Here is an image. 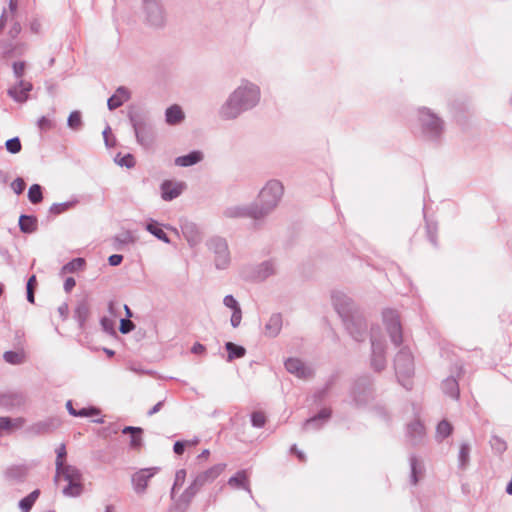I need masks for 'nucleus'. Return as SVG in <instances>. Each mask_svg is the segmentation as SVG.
Wrapping results in <instances>:
<instances>
[{"label":"nucleus","mask_w":512,"mask_h":512,"mask_svg":"<svg viewBox=\"0 0 512 512\" xmlns=\"http://www.w3.org/2000/svg\"><path fill=\"white\" fill-rule=\"evenodd\" d=\"M203 158L204 155L201 151L194 150L186 155L176 157L174 163L179 167H190L201 162Z\"/></svg>","instance_id":"obj_25"},{"label":"nucleus","mask_w":512,"mask_h":512,"mask_svg":"<svg viewBox=\"0 0 512 512\" xmlns=\"http://www.w3.org/2000/svg\"><path fill=\"white\" fill-rule=\"evenodd\" d=\"M383 322L389 333L391 342L395 346H399L402 343V326L399 318V314L396 310L387 308L382 313Z\"/></svg>","instance_id":"obj_9"},{"label":"nucleus","mask_w":512,"mask_h":512,"mask_svg":"<svg viewBox=\"0 0 512 512\" xmlns=\"http://www.w3.org/2000/svg\"><path fill=\"white\" fill-rule=\"evenodd\" d=\"M419 120L423 136L429 141H438L444 132L443 121L428 108L419 109Z\"/></svg>","instance_id":"obj_3"},{"label":"nucleus","mask_w":512,"mask_h":512,"mask_svg":"<svg viewBox=\"0 0 512 512\" xmlns=\"http://www.w3.org/2000/svg\"><path fill=\"white\" fill-rule=\"evenodd\" d=\"M186 475H187V473H186L185 469H180V470L176 471L175 480H174V484L172 487V494L175 492V490L177 488L181 487L184 484Z\"/></svg>","instance_id":"obj_55"},{"label":"nucleus","mask_w":512,"mask_h":512,"mask_svg":"<svg viewBox=\"0 0 512 512\" xmlns=\"http://www.w3.org/2000/svg\"><path fill=\"white\" fill-rule=\"evenodd\" d=\"M53 427V421L52 420H45V421H39L34 424H32L27 431L33 435H41L48 433L52 430Z\"/></svg>","instance_id":"obj_33"},{"label":"nucleus","mask_w":512,"mask_h":512,"mask_svg":"<svg viewBox=\"0 0 512 512\" xmlns=\"http://www.w3.org/2000/svg\"><path fill=\"white\" fill-rule=\"evenodd\" d=\"M26 187V184H25V181L22 179V178H16L12 183H11V188L12 190L17 194H21L24 189Z\"/></svg>","instance_id":"obj_61"},{"label":"nucleus","mask_w":512,"mask_h":512,"mask_svg":"<svg viewBox=\"0 0 512 512\" xmlns=\"http://www.w3.org/2000/svg\"><path fill=\"white\" fill-rule=\"evenodd\" d=\"M27 402V396L22 391H8L0 394V406L6 409L20 408Z\"/></svg>","instance_id":"obj_15"},{"label":"nucleus","mask_w":512,"mask_h":512,"mask_svg":"<svg viewBox=\"0 0 512 512\" xmlns=\"http://www.w3.org/2000/svg\"><path fill=\"white\" fill-rule=\"evenodd\" d=\"M394 367L399 383L406 389H410V378L414 374V360L408 348H402L396 355Z\"/></svg>","instance_id":"obj_4"},{"label":"nucleus","mask_w":512,"mask_h":512,"mask_svg":"<svg viewBox=\"0 0 512 512\" xmlns=\"http://www.w3.org/2000/svg\"><path fill=\"white\" fill-rule=\"evenodd\" d=\"M276 263L266 260L260 264L246 267L243 271L245 277L256 282H262L276 273Z\"/></svg>","instance_id":"obj_10"},{"label":"nucleus","mask_w":512,"mask_h":512,"mask_svg":"<svg viewBox=\"0 0 512 512\" xmlns=\"http://www.w3.org/2000/svg\"><path fill=\"white\" fill-rule=\"evenodd\" d=\"M260 97V88L250 81L243 80L219 108V117L223 120L237 119L244 112L256 107Z\"/></svg>","instance_id":"obj_1"},{"label":"nucleus","mask_w":512,"mask_h":512,"mask_svg":"<svg viewBox=\"0 0 512 512\" xmlns=\"http://www.w3.org/2000/svg\"><path fill=\"white\" fill-rule=\"evenodd\" d=\"M55 452H56V455H57L56 456V461H55L56 470L58 472H60L63 469V465L65 464L64 460H65L66 455H67L65 444H60L56 448Z\"/></svg>","instance_id":"obj_49"},{"label":"nucleus","mask_w":512,"mask_h":512,"mask_svg":"<svg viewBox=\"0 0 512 512\" xmlns=\"http://www.w3.org/2000/svg\"><path fill=\"white\" fill-rule=\"evenodd\" d=\"M144 21L151 27L161 28L166 23V13L159 0H143Z\"/></svg>","instance_id":"obj_7"},{"label":"nucleus","mask_w":512,"mask_h":512,"mask_svg":"<svg viewBox=\"0 0 512 512\" xmlns=\"http://www.w3.org/2000/svg\"><path fill=\"white\" fill-rule=\"evenodd\" d=\"M470 459V445L468 443H462L460 445L458 462L459 468L465 469L469 463Z\"/></svg>","instance_id":"obj_41"},{"label":"nucleus","mask_w":512,"mask_h":512,"mask_svg":"<svg viewBox=\"0 0 512 512\" xmlns=\"http://www.w3.org/2000/svg\"><path fill=\"white\" fill-rule=\"evenodd\" d=\"M225 467V464H217L202 472V474L209 482H212L224 471Z\"/></svg>","instance_id":"obj_47"},{"label":"nucleus","mask_w":512,"mask_h":512,"mask_svg":"<svg viewBox=\"0 0 512 512\" xmlns=\"http://www.w3.org/2000/svg\"><path fill=\"white\" fill-rule=\"evenodd\" d=\"M241 320H242V310H241V308L233 310L232 311V315H231V319H230L232 327L237 328L240 325Z\"/></svg>","instance_id":"obj_63"},{"label":"nucleus","mask_w":512,"mask_h":512,"mask_svg":"<svg viewBox=\"0 0 512 512\" xmlns=\"http://www.w3.org/2000/svg\"><path fill=\"white\" fill-rule=\"evenodd\" d=\"M115 162L121 167L133 168L135 166V158L129 153L124 156L118 154L115 158Z\"/></svg>","instance_id":"obj_50"},{"label":"nucleus","mask_w":512,"mask_h":512,"mask_svg":"<svg viewBox=\"0 0 512 512\" xmlns=\"http://www.w3.org/2000/svg\"><path fill=\"white\" fill-rule=\"evenodd\" d=\"M89 315V308L86 303H79L74 311V317L80 326H83Z\"/></svg>","instance_id":"obj_43"},{"label":"nucleus","mask_w":512,"mask_h":512,"mask_svg":"<svg viewBox=\"0 0 512 512\" xmlns=\"http://www.w3.org/2000/svg\"><path fill=\"white\" fill-rule=\"evenodd\" d=\"M5 147L8 152H10L12 154H16L21 151L22 145H21L20 139L18 137H13L6 141Z\"/></svg>","instance_id":"obj_51"},{"label":"nucleus","mask_w":512,"mask_h":512,"mask_svg":"<svg viewBox=\"0 0 512 512\" xmlns=\"http://www.w3.org/2000/svg\"><path fill=\"white\" fill-rule=\"evenodd\" d=\"M284 193V187L279 180H269L260 190L257 202L253 206L259 218H264L272 213L279 205Z\"/></svg>","instance_id":"obj_2"},{"label":"nucleus","mask_w":512,"mask_h":512,"mask_svg":"<svg viewBox=\"0 0 512 512\" xmlns=\"http://www.w3.org/2000/svg\"><path fill=\"white\" fill-rule=\"evenodd\" d=\"M10 417H0V436L11 433Z\"/></svg>","instance_id":"obj_59"},{"label":"nucleus","mask_w":512,"mask_h":512,"mask_svg":"<svg viewBox=\"0 0 512 512\" xmlns=\"http://www.w3.org/2000/svg\"><path fill=\"white\" fill-rule=\"evenodd\" d=\"M406 436L412 445H417L425 436V427L419 420H414L407 425Z\"/></svg>","instance_id":"obj_23"},{"label":"nucleus","mask_w":512,"mask_h":512,"mask_svg":"<svg viewBox=\"0 0 512 512\" xmlns=\"http://www.w3.org/2000/svg\"><path fill=\"white\" fill-rule=\"evenodd\" d=\"M130 92L127 88L120 86L115 93L107 100L109 110H115L130 99Z\"/></svg>","instance_id":"obj_24"},{"label":"nucleus","mask_w":512,"mask_h":512,"mask_svg":"<svg viewBox=\"0 0 512 512\" xmlns=\"http://www.w3.org/2000/svg\"><path fill=\"white\" fill-rule=\"evenodd\" d=\"M370 339L372 347L371 365L376 371H381L386 366L384 343L377 338L374 328L371 329Z\"/></svg>","instance_id":"obj_13"},{"label":"nucleus","mask_w":512,"mask_h":512,"mask_svg":"<svg viewBox=\"0 0 512 512\" xmlns=\"http://www.w3.org/2000/svg\"><path fill=\"white\" fill-rule=\"evenodd\" d=\"M136 241L134 235L130 231H125L114 238L115 249L120 250L123 245L132 244Z\"/></svg>","instance_id":"obj_39"},{"label":"nucleus","mask_w":512,"mask_h":512,"mask_svg":"<svg viewBox=\"0 0 512 512\" xmlns=\"http://www.w3.org/2000/svg\"><path fill=\"white\" fill-rule=\"evenodd\" d=\"M283 326V318L280 313H273L264 325V335L268 338H275L279 335Z\"/></svg>","instance_id":"obj_21"},{"label":"nucleus","mask_w":512,"mask_h":512,"mask_svg":"<svg viewBox=\"0 0 512 512\" xmlns=\"http://www.w3.org/2000/svg\"><path fill=\"white\" fill-rule=\"evenodd\" d=\"M182 233L191 247L198 245L201 241L200 232L194 223H186L183 225Z\"/></svg>","instance_id":"obj_27"},{"label":"nucleus","mask_w":512,"mask_h":512,"mask_svg":"<svg viewBox=\"0 0 512 512\" xmlns=\"http://www.w3.org/2000/svg\"><path fill=\"white\" fill-rule=\"evenodd\" d=\"M491 446L494 450H496L497 452L499 453H502L506 450V443L505 441H503L501 438H499L498 436H493L491 438Z\"/></svg>","instance_id":"obj_58"},{"label":"nucleus","mask_w":512,"mask_h":512,"mask_svg":"<svg viewBox=\"0 0 512 512\" xmlns=\"http://www.w3.org/2000/svg\"><path fill=\"white\" fill-rule=\"evenodd\" d=\"M227 483L234 489H244L252 496L248 476L245 470L238 471L234 476L229 478Z\"/></svg>","instance_id":"obj_26"},{"label":"nucleus","mask_w":512,"mask_h":512,"mask_svg":"<svg viewBox=\"0 0 512 512\" xmlns=\"http://www.w3.org/2000/svg\"><path fill=\"white\" fill-rule=\"evenodd\" d=\"M185 183L165 180L161 186V197L164 201H172L179 197L185 189Z\"/></svg>","instance_id":"obj_18"},{"label":"nucleus","mask_w":512,"mask_h":512,"mask_svg":"<svg viewBox=\"0 0 512 512\" xmlns=\"http://www.w3.org/2000/svg\"><path fill=\"white\" fill-rule=\"evenodd\" d=\"M225 348L228 352L229 361H232L233 359L236 358H242L246 353V350L243 346L236 345L232 342H227L225 344Z\"/></svg>","instance_id":"obj_37"},{"label":"nucleus","mask_w":512,"mask_h":512,"mask_svg":"<svg viewBox=\"0 0 512 512\" xmlns=\"http://www.w3.org/2000/svg\"><path fill=\"white\" fill-rule=\"evenodd\" d=\"M370 384L369 380L365 378L358 379L352 389V396L357 405H362L367 402L370 397Z\"/></svg>","instance_id":"obj_19"},{"label":"nucleus","mask_w":512,"mask_h":512,"mask_svg":"<svg viewBox=\"0 0 512 512\" xmlns=\"http://www.w3.org/2000/svg\"><path fill=\"white\" fill-rule=\"evenodd\" d=\"M67 125L72 130H79L83 125L81 113L79 111L71 112L67 119Z\"/></svg>","instance_id":"obj_48"},{"label":"nucleus","mask_w":512,"mask_h":512,"mask_svg":"<svg viewBox=\"0 0 512 512\" xmlns=\"http://www.w3.org/2000/svg\"><path fill=\"white\" fill-rule=\"evenodd\" d=\"M28 199L32 204H38L43 199L42 188L39 184H33L28 190Z\"/></svg>","instance_id":"obj_44"},{"label":"nucleus","mask_w":512,"mask_h":512,"mask_svg":"<svg viewBox=\"0 0 512 512\" xmlns=\"http://www.w3.org/2000/svg\"><path fill=\"white\" fill-rule=\"evenodd\" d=\"M83 491V485L81 480L69 481L68 485L63 488V494L68 497H77L81 495Z\"/></svg>","instance_id":"obj_36"},{"label":"nucleus","mask_w":512,"mask_h":512,"mask_svg":"<svg viewBox=\"0 0 512 512\" xmlns=\"http://www.w3.org/2000/svg\"><path fill=\"white\" fill-rule=\"evenodd\" d=\"M184 119V113L179 105H172L165 111V120L169 125H177Z\"/></svg>","instance_id":"obj_30"},{"label":"nucleus","mask_w":512,"mask_h":512,"mask_svg":"<svg viewBox=\"0 0 512 512\" xmlns=\"http://www.w3.org/2000/svg\"><path fill=\"white\" fill-rule=\"evenodd\" d=\"M75 202H63V203H54L50 207V212L55 215H59L67 210H69L71 207H73Z\"/></svg>","instance_id":"obj_52"},{"label":"nucleus","mask_w":512,"mask_h":512,"mask_svg":"<svg viewBox=\"0 0 512 512\" xmlns=\"http://www.w3.org/2000/svg\"><path fill=\"white\" fill-rule=\"evenodd\" d=\"M124 434H130V447L132 449H139L142 446V429L139 427L127 426L122 431Z\"/></svg>","instance_id":"obj_32"},{"label":"nucleus","mask_w":512,"mask_h":512,"mask_svg":"<svg viewBox=\"0 0 512 512\" xmlns=\"http://www.w3.org/2000/svg\"><path fill=\"white\" fill-rule=\"evenodd\" d=\"M85 265L83 258H75L62 267L63 273H74L81 270Z\"/></svg>","instance_id":"obj_45"},{"label":"nucleus","mask_w":512,"mask_h":512,"mask_svg":"<svg viewBox=\"0 0 512 512\" xmlns=\"http://www.w3.org/2000/svg\"><path fill=\"white\" fill-rule=\"evenodd\" d=\"M286 370L300 379H308L313 376V369L298 358H289L285 361Z\"/></svg>","instance_id":"obj_16"},{"label":"nucleus","mask_w":512,"mask_h":512,"mask_svg":"<svg viewBox=\"0 0 512 512\" xmlns=\"http://www.w3.org/2000/svg\"><path fill=\"white\" fill-rule=\"evenodd\" d=\"M35 285H36V277L35 275H32L28 281H27V285H26V291H27V300L30 302V303H34L35 301V296H34V289H35Z\"/></svg>","instance_id":"obj_53"},{"label":"nucleus","mask_w":512,"mask_h":512,"mask_svg":"<svg viewBox=\"0 0 512 512\" xmlns=\"http://www.w3.org/2000/svg\"><path fill=\"white\" fill-rule=\"evenodd\" d=\"M223 215L226 218H231V219L246 218V217H250L253 219H260L258 214L256 213V210H255L253 204L246 205V206L235 205V206L227 207L223 211Z\"/></svg>","instance_id":"obj_17"},{"label":"nucleus","mask_w":512,"mask_h":512,"mask_svg":"<svg viewBox=\"0 0 512 512\" xmlns=\"http://www.w3.org/2000/svg\"><path fill=\"white\" fill-rule=\"evenodd\" d=\"M331 301L335 311L341 317L342 321H345L356 313L361 312L352 298L342 291H333L331 294Z\"/></svg>","instance_id":"obj_8"},{"label":"nucleus","mask_w":512,"mask_h":512,"mask_svg":"<svg viewBox=\"0 0 512 512\" xmlns=\"http://www.w3.org/2000/svg\"><path fill=\"white\" fill-rule=\"evenodd\" d=\"M158 471V467L143 468L139 469L132 475L131 482L133 490L137 495L145 494L149 481L158 473Z\"/></svg>","instance_id":"obj_12"},{"label":"nucleus","mask_w":512,"mask_h":512,"mask_svg":"<svg viewBox=\"0 0 512 512\" xmlns=\"http://www.w3.org/2000/svg\"><path fill=\"white\" fill-rule=\"evenodd\" d=\"M3 358L7 363L12 365H19L24 362V354L22 352L6 351Z\"/></svg>","instance_id":"obj_46"},{"label":"nucleus","mask_w":512,"mask_h":512,"mask_svg":"<svg viewBox=\"0 0 512 512\" xmlns=\"http://www.w3.org/2000/svg\"><path fill=\"white\" fill-rule=\"evenodd\" d=\"M12 68H13V74H14V77L16 78V81L24 80L23 76H24V72H25V62H23V61L14 62L12 65Z\"/></svg>","instance_id":"obj_56"},{"label":"nucleus","mask_w":512,"mask_h":512,"mask_svg":"<svg viewBox=\"0 0 512 512\" xmlns=\"http://www.w3.org/2000/svg\"><path fill=\"white\" fill-rule=\"evenodd\" d=\"M409 461L411 469L410 482L416 485L418 483V475L422 473V465L415 455H411Z\"/></svg>","instance_id":"obj_38"},{"label":"nucleus","mask_w":512,"mask_h":512,"mask_svg":"<svg viewBox=\"0 0 512 512\" xmlns=\"http://www.w3.org/2000/svg\"><path fill=\"white\" fill-rule=\"evenodd\" d=\"M223 304L232 311L241 308L237 300L232 295H226L223 299Z\"/></svg>","instance_id":"obj_62"},{"label":"nucleus","mask_w":512,"mask_h":512,"mask_svg":"<svg viewBox=\"0 0 512 512\" xmlns=\"http://www.w3.org/2000/svg\"><path fill=\"white\" fill-rule=\"evenodd\" d=\"M206 246L214 256L216 269H227L231 263V256L226 239L220 236H213L207 240Z\"/></svg>","instance_id":"obj_5"},{"label":"nucleus","mask_w":512,"mask_h":512,"mask_svg":"<svg viewBox=\"0 0 512 512\" xmlns=\"http://www.w3.org/2000/svg\"><path fill=\"white\" fill-rule=\"evenodd\" d=\"M442 391L452 399L459 398V383L455 376H449L443 380Z\"/></svg>","instance_id":"obj_29"},{"label":"nucleus","mask_w":512,"mask_h":512,"mask_svg":"<svg viewBox=\"0 0 512 512\" xmlns=\"http://www.w3.org/2000/svg\"><path fill=\"white\" fill-rule=\"evenodd\" d=\"M452 430V425L448 421L442 420L436 427V438L441 441L448 437Z\"/></svg>","instance_id":"obj_42"},{"label":"nucleus","mask_w":512,"mask_h":512,"mask_svg":"<svg viewBox=\"0 0 512 512\" xmlns=\"http://www.w3.org/2000/svg\"><path fill=\"white\" fill-rule=\"evenodd\" d=\"M146 230L154 235L157 239L165 243H170V239L168 238L167 234L159 227V224L156 221L150 220L146 224Z\"/></svg>","instance_id":"obj_34"},{"label":"nucleus","mask_w":512,"mask_h":512,"mask_svg":"<svg viewBox=\"0 0 512 512\" xmlns=\"http://www.w3.org/2000/svg\"><path fill=\"white\" fill-rule=\"evenodd\" d=\"M347 331L356 341H363L367 335V322L362 312L343 321Z\"/></svg>","instance_id":"obj_11"},{"label":"nucleus","mask_w":512,"mask_h":512,"mask_svg":"<svg viewBox=\"0 0 512 512\" xmlns=\"http://www.w3.org/2000/svg\"><path fill=\"white\" fill-rule=\"evenodd\" d=\"M135 328L134 323L129 319H121L119 330L122 334H127Z\"/></svg>","instance_id":"obj_60"},{"label":"nucleus","mask_w":512,"mask_h":512,"mask_svg":"<svg viewBox=\"0 0 512 512\" xmlns=\"http://www.w3.org/2000/svg\"><path fill=\"white\" fill-rule=\"evenodd\" d=\"M11 433L16 429L24 427L26 420L23 417L10 418Z\"/></svg>","instance_id":"obj_64"},{"label":"nucleus","mask_w":512,"mask_h":512,"mask_svg":"<svg viewBox=\"0 0 512 512\" xmlns=\"http://www.w3.org/2000/svg\"><path fill=\"white\" fill-rule=\"evenodd\" d=\"M129 120L137 143L145 149L150 148L154 143V132L152 127L140 115L130 114Z\"/></svg>","instance_id":"obj_6"},{"label":"nucleus","mask_w":512,"mask_h":512,"mask_svg":"<svg viewBox=\"0 0 512 512\" xmlns=\"http://www.w3.org/2000/svg\"><path fill=\"white\" fill-rule=\"evenodd\" d=\"M38 221L35 216L21 215L19 217V228L23 233H33L37 230Z\"/></svg>","instance_id":"obj_31"},{"label":"nucleus","mask_w":512,"mask_h":512,"mask_svg":"<svg viewBox=\"0 0 512 512\" xmlns=\"http://www.w3.org/2000/svg\"><path fill=\"white\" fill-rule=\"evenodd\" d=\"M40 495V491L38 489L32 491L29 495H27L26 497H24L23 499H21L19 501V508L22 512H29L35 501L37 500V498L39 497Z\"/></svg>","instance_id":"obj_35"},{"label":"nucleus","mask_w":512,"mask_h":512,"mask_svg":"<svg viewBox=\"0 0 512 512\" xmlns=\"http://www.w3.org/2000/svg\"><path fill=\"white\" fill-rule=\"evenodd\" d=\"M331 416V410L329 408H323L321 409L317 415L307 419L304 422L303 429L304 430H317L321 428L325 422L328 421V419Z\"/></svg>","instance_id":"obj_22"},{"label":"nucleus","mask_w":512,"mask_h":512,"mask_svg":"<svg viewBox=\"0 0 512 512\" xmlns=\"http://www.w3.org/2000/svg\"><path fill=\"white\" fill-rule=\"evenodd\" d=\"M59 477H63V479L67 482L78 481L82 479V475L79 469L75 466L67 464L63 465V469L60 472L56 470L55 481H57Z\"/></svg>","instance_id":"obj_28"},{"label":"nucleus","mask_w":512,"mask_h":512,"mask_svg":"<svg viewBox=\"0 0 512 512\" xmlns=\"http://www.w3.org/2000/svg\"><path fill=\"white\" fill-rule=\"evenodd\" d=\"M33 85L26 80H19L7 90V94L17 103H25L29 98Z\"/></svg>","instance_id":"obj_14"},{"label":"nucleus","mask_w":512,"mask_h":512,"mask_svg":"<svg viewBox=\"0 0 512 512\" xmlns=\"http://www.w3.org/2000/svg\"><path fill=\"white\" fill-rule=\"evenodd\" d=\"M265 422H266V417H265L264 413L259 412V411L252 413V415H251L252 426H254L256 428H261L265 425Z\"/></svg>","instance_id":"obj_54"},{"label":"nucleus","mask_w":512,"mask_h":512,"mask_svg":"<svg viewBox=\"0 0 512 512\" xmlns=\"http://www.w3.org/2000/svg\"><path fill=\"white\" fill-rule=\"evenodd\" d=\"M200 487L196 486L194 481L185 489V491L180 495V502L185 505H189L195 495L200 491Z\"/></svg>","instance_id":"obj_40"},{"label":"nucleus","mask_w":512,"mask_h":512,"mask_svg":"<svg viewBox=\"0 0 512 512\" xmlns=\"http://www.w3.org/2000/svg\"><path fill=\"white\" fill-rule=\"evenodd\" d=\"M55 124L54 121L46 116H42L38 120V127L42 131H48L54 128Z\"/></svg>","instance_id":"obj_57"},{"label":"nucleus","mask_w":512,"mask_h":512,"mask_svg":"<svg viewBox=\"0 0 512 512\" xmlns=\"http://www.w3.org/2000/svg\"><path fill=\"white\" fill-rule=\"evenodd\" d=\"M28 470V467L25 465H13L5 470L4 478L11 485L19 484L26 480Z\"/></svg>","instance_id":"obj_20"}]
</instances>
